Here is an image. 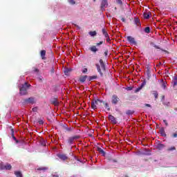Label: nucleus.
Returning a JSON list of instances; mask_svg holds the SVG:
<instances>
[{
  "instance_id": "nucleus-1",
  "label": "nucleus",
  "mask_w": 177,
  "mask_h": 177,
  "mask_svg": "<svg viewBox=\"0 0 177 177\" xmlns=\"http://www.w3.org/2000/svg\"><path fill=\"white\" fill-rule=\"evenodd\" d=\"M100 64H95V66L97 67L99 74L101 75V77H103V73L106 72V64H104V62L102 59H100Z\"/></svg>"
},
{
  "instance_id": "nucleus-2",
  "label": "nucleus",
  "mask_w": 177,
  "mask_h": 177,
  "mask_svg": "<svg viewBox=\"0 0 177 177\" xmlns=\"http://www.w3.org/2000/svg\"><path fill=\"white\" fill-rule=\"evenodd\" d=\"M31 86V84H28V82H25L24 84L19 88V95L21 96H24V95H27V89Z\"/></svg>"
},
{
  "instance_id": "nucleus-3",
  "label": "nucleus",
  "mask_w": 177,
  "mask_h": 177,
  "mask_svg": "<svg viewBox=\"0 0 177 177\" xmlns=\"http://www.w3.org/2000/svg\"><path fill=\"white\" fill-rule=\"evenodd\" d=\"M102 100L99 99L92 101L91 109H93V110H97V106L98 107H103V104H102Z\"/></svg>"
},
{
  "instance_id": "nucleus-4",
  "label": "nucleus",
  "mask_w": 177,
  "mask_h": 177,
  "mask_svg": "<svg viewBox=\"0 0 177 177\" xmlns=\"http://www.w3.org/2000/svg\"><path fill=\"white\" fill-rule=\"evenodd\" d=\"M34 103H35V98L32 97L24 99L22 101V104H34Z\"/></svg>"
},
{
  "instance_id": "nucleus-5",
  "label": "nucleus",
  "mask_w": 177,
  "mask_h": 177,
  "mask_svg": "<svg viewBox=\"0 0 177 177\" xmlns=\"http://www.w3.org/2000/svg\"><path fill=\"white\" fill-rule=\"evenodd\" d=\"M78 139H80V136L69 137L67 140V143L68 145H73L74 143V140H78Z\"/></svg>"
},
{
  "instance_id": "nucleus-6",
  "label": "nucleus",
  "mask_w": 177,
  "mask_h": 177,
  "mask_svg": "<svg viewBox=\"0 0 177 177\" xmlns=\"http://www.w3.org/2000/svg\"><path fill=\"white\" fill-rule=\"evenodd\" d=\"M120 102V97L117 95H113L111 97V103L112 104H114L115 106L116 104H118Z\"/></svg>"
},
{
  "instance_id": "nucleus-7",
  "label": "nucleus",
  "mask_w": 177,
  "mask_h": 177,
  "mask_svg": "<svg viewBox=\"0 0 177 177\" xmlns=\"http://www.w3.org/2000/svg\"><path fill=\"white\" fill-rule=\"evenodd\" d=\"M127 40L131 45H136V46L138 45V42H136V40H135V37H133L132 36H127Z\"/></svg>"
},
{
  "instance_id": "nucleus-8",
  "label": "nucleus",
  "mask_w": 177,
  "mask_h": 177,
  "mask_svg": "<svg viewBox=\"0 0 177 177\" xmlns=\"http://www.w3.org/2000/svg\"><path fill=\"white\" fill-rule=\"evenodd\" d=\"M1 169L10 171V169H12V165L9 163H7L6 165H1Z\"/></svg>"
},
{
  "instance_id": "nucleus-9",
  "label": "nucleus",
  "mask_w": 177,
  "mask_h": 177,
  "mask_svg": "<svg viewBox=\"0 0 177 177\" xmlns=\"http://www.w3.org/2000/svg\"><path fill=\"white\" fill-rule=\"evenodd\" d=\"M40 56L42 59V60H46V50H42L41 52H40Z\"/></svg>"
},
{
  "instance_id": "nucleus-10",
  "label": "nucleus",
  "mask_w": 177,
  "mask_h": 177,
  "mask_svg": "<svg viewBox=\"0 0 177 177\" xmlns=\"http://www.w3.org/2000/svg\"><path fill=\"white\" fill-rule=\"evenodd\" d=\"M108 118L112 122V124H117V120L114 116H113V115H109Z\"/></svg>"
},
{
  "instance_id": "nucleus-11",
  "label": "nucleus",
  "mask_w": 177,
  "mask_h": 177,
  "mask_svg": "<svg viewBox=\"0 0 177 177\" xmlns=\"http://www.w3.org/2000/svg\"><path fill=\"white\" fill-rule=\"evenodd\" d=\"M57 157H59L60 160H62V161H66V160H68V158L66 154H58Z\"/></svg>"
},
{
  "instance_id": "nucleus-12",
  "label": "nucleus",
  "mask_w": 177,
  "mask_h": 177,
  "mask_svg": "<svg viewBox=\"0 0 177 177\" xmlns=\"http://www.w3.org/2000/svg\"><path fill=\"white\" fill-rule=\"evenodd\" d=\"M89 50H91V52H93V53H96V52L99 51V49L96 48V46H91L89 48Z\"/></svg>"
},
{
  "instance_id": "nucleus-13",
  "label": "nucleus",
  "mask_w": 177,
  "mask_h": 177,
  "mask_svg": "<svg viewBox=\"0 0 177 177\" xmlns=\"http://www.w3.org/2000/svg\"><path fill=\"white\" fill-rule=\"evenodd\" d=\"M102 104L104 106L105 109H106L108 111H110V105H109V103L102 100Z\"/></svg>"
},
{
  "instance_id": "nucleus-14",
  "label": "nucleus",
  "mask_w": 177,
  "mask_h": 177,
  "mask_svg": "<svg viewBox=\"0 0 177 177\" xmlns=\"http://www.w3.org/2000/svg\"><path fill=\"white\" fill-rule=\"evenodd\" d=\"M109 4L107 3V0H102L101 3V9L106 8Z\"/></svg>"
},
{
  "instance_id": "nucleus-15",
  "label": "nucleus",
  "mask_w": 177,
  "mask_h": 177,
  "mask_svg": "<svg viewBox=\"0 0 177 177\" xmlns=\"http://www.w3.org/2000/svg\"><path fill=\"white\" fill-rule=\"evenodd\" d=\"M134 23L136 25L138 26V27H140L141 24H140V19H139V18L136 17L134 19Z\"/></svg>"
},
{
  "instance_id": "nucleus-16",
  "label": "nucleus",
  "mask_w": 177,
  "mask_h": 177,
  "mask_svg": "<svg viewBox=\"0 0 177 177\" xmlns=\"http://www.w3.org/2000/svg\"><path fill=\"white\" fill-rule=\"evenodd\" d=\"M86 78H88V75L81 76V77H80V81L82 83H84V82H85V81H86Z\"/></svg>"
},
{
  "instance_id": "nucleus-17",
  "label": "nucleus",
  "mask_w": 177,
  "mask_h": 177,
  "mask_svg": "<svg viewBox=\"0 0 177 177\" xmlns=\"http://www.w3.org/2000/svg\"><path fill=\"white\" fill-rule=\"evenodd\" d=\"M176 85H177V75H176L174 77V79H173V86H174V88H175V86H176Z\"/></svg>"
},
{
  "instance_id": "nucleus-18",
  "label": "nucleus",
  "mask_w": 177,
  "mask_h": 177,
  "mask_svg": "<svg viewBox=\"0 0 177 177\" xmlns=\"http://www.w3.org/2000/svg\"><path fill=\"white\" fill-rule=\"evenodd\" d=\"M88 34L89 35H91V37H96V35H97V32H96V30L90 31Z\"/></svg>"
},
{
  "instance_id": "nucleus-19",
  "label": "nucleus",
  "mask_w": 177,
  "mask_h": 177,
  "mask_svg": "<svg viewBox=\"0 0 177 177\" xmlns=\"http://www.w3.org/2000/svg\"><path fill=\"white\" fill-rule=\"evenodd\" d=\"M160 133L161 136H167V134L165 133V130L164 129V128H161L160 129Z\"/></svg>"
},
{
  "instance_id": "nucleus-20",
  "label": "nucleus",
  "mask_w": 177,
  "mask_h": 177,
  "mask_svg": "<svg viewBox=\"0 0 177 177\" xmlns=\"http://www.w3.org/2000/svg\"><path fill=\"white\" fill-rule=\"evenodd\" d=\"M97 151H99V153H100L101 154H102V156L104 157V156H106V152L102 149V148L98 147L97 148Z\"/></svg>"
},
{
  "instance_id": "nucleus-21",
  "label": "nucleus",
  "mask_w": 177,
  "mask_h": 177,
  "mask_svg": "<svg viewBox=\"0 0 177 177\" xmlns=\"http://www.w3.org/2000/svg\"><path fill=\"white\" fill-rule=\"evenodd\" d=\"M102 34L106 38L107 37H109V33H107V31H106V29L102 28Z\"/></svg>"
},
{
  "instance_id": "nucleus-22",
  "label": "nucleus",
  "mask_w": 177,
  "mask_h": 177,
  "mask_svg": "<svg viewBox=\"0 0 177 177\" xmlns=\"http://www.w3.org/2000/svg\"><path fill=\"white\" fill-rule=\"evenodd\" d=\"M52 104H55V106H57L59 104V102L56 98H54L53 100H51Z\"/></svg>"
},
{
  "instance_id": "nucleus-23",
  "label": "nucleus",
  "mask_w": 177,
  "mask_h": 177,
  "mask_svg": "<svg viewBox=\"0 0 177 177\" xmlns=\"http://www.w3.org/2000/svg\"><path fill=\"white\" fill-rule=\"evenodd\" d=\"M15 175L17 177H23V174H21V171H15Z\"/></svg>"
},
{
  "instance_id": "nucleus-24",
  "label": "nucleus",
  "mask_w": 177,
  "mask_h": 177,
  "mask_svg": "<svg viewBox=\"0 0 177 177\" xmlns=\"http://www.w3.org/2000/svg\"><path fill=\"white\" fill-rule=\"evenodd\" d=\"M144 19H150V12L144 13Z\"/></svg>"
},
{
  "instance_id": "nucleus-25",
  "label": "nucleus",
  "mask_w": 177,
  "mask_h": 177,
  "mask_svg": "<svg viewBox=\"0 0 177 177\" xmlns=\"http://www.w3.org/2000/svg\"><path fill=\"white\" fill-rule=\"evenodd\" d=\"M157 147L158 150H162V149H164V147H165V145H164L163 144H158Z\"/></svg>"
},
{
  "instance_id": "nucleus-26",
  "label": "nucleus",
  "mask_w": 177,
  "mask_h": 177,
  "mask_svg": "<svg viewBox=\"0 0 177 177\" xmlns=\"http://www.w3.org/2000/svg\"><path fill=\"white\" fill-rule=\"evenodd\" d=\"M153 95L155 99H158V93L156 91H153Z\"/></svg>"
},
{
  "instance_id": "nucleus-27",
  "label": "nucleus",
  "mask_w": 177,
  "mask_h": 177,
  "mask_svg": "<svg viewBox=\"0 0 177 177\" xmlns=\"http://www.w3.org/2000/svg\"><path fill=\"white\" fill-rule=\"evenodd\" d=\"M133 113H134L133 111L128 110V111H127L126 114L127 115H132V114H133Z\"/></svg>"
},
{
  "instance_id": "nucleus-28",
  "label": "nucleus",
  "mask_w": 177,
  "mask_h": 177,
  "mask_svg": "<svg viewBox=\"0 0 177 177\" xmlns=\"http://www.w3.org/2000/svg\"><path fill=\"white\" fill-rule=\"evenodd\" d=\"M46 169H48V167H39L37 169V171H46Z\"/></svg>"
},
{
  "instance_id": "nucleus-29",
  "label": "nucleus",
  "mask_w": 177,
  "mask_h": 177,
  "mask_svg": "<svg viewBox=\"0 0 177 177\" xmlns=\"http://www.w3.org/2000/svg\"><path fill=\"white\" fill-rule=\"evenodd\" d=\"M145 32H146L147 34H150V27H146L145 28Z\"/></svg>"
},
{
  "instance_id": "nucleus-30",
  "label": "nucleus",
  "mask_w": 177,
  "mask_h": 177,
  "mask_svg": "<svg viewBox=\"0 0 177 177\" xmlns=\"http://www.w3.org/2000/svg\"><path fill=\"white\" fill-rule=\"evenodd\" d=\"M97 78V76L96 75H93L89 77V81H93V80H96Z\"/></svg>"
},
{
  "instance_id": "nucleus-31",
  "label": "nucleus",
  "mask_w": 177,
  "mask_h": 177,
  "mask_svg": "<svg viewBox=\"0 0 177 177\" xmlns=\"http://www.w3.org/2000/svg\"><path fill=\"white\" fill-rule=\"evenodd\" d=\"M174 150H176V148L175 147H171L167 149V151H174Z\"/></svg>"
},
{
  "instance_id": "nucleus-32",
  "label": "nucleus",
  "mask_w": 177,
  "mask_h": 177,
  "mask_svg": "<svg viewBox=\"0 0 177 177\" xmlns=\"http://www.w3.org/2000/svg\"><path fill=\"white\" fill-rule=\"evenodd\" d=\"M151 45H153V46H154V48H155L156 49H161L158 46L155 45V44H154V42H151Z\"/></svg>"
},
{
  "instance_id": "nucleus-33",
  "label": "nucleus",
  "mask_w": 177,
  "mask_h": 177,
  "mask_svg": "<svg viewBox=\"0 0 177 177\" xmlns=\"http://www.w3.org/2000/svg\"><path fill=\"white\" fill-rule=\"evenodd\" d=\"M104 43V41H103L96 43V46H100V45H103Z\"/></svg>"
},
{
  "instance_id": "nucleus-34",
  "label": "nucleus",
  "mask_w": 177,
  "mask_h": 177,
  "mask_svg": "<svg viewBox=\"0 0 177 177\" xmlns=\"http://www.w3.org/2000/svg\"><path fill=\"white\" fill-rule=\"evenodd\" d=\"M68 2L71 5H75V1L74 0H69Z\"/></svg>"
},
{
  "instance_id": "nucleus-35",
  "label": "nucleus",
  "mask_w": 177,
  "mask_h": 177,
  "mask_svg": "<svg viewBox=\"0 0 177 177\" xmlns=\"http://www.w3.org/2000/svg\"><path fill=\"white\" fill-rule=\"evenodd\" d=\"M145 85H146V80H144V81L142 82V83L141 84L140 87H141V88H143V86H145Z\"/></svg>"
},
{
  "instance_id": "nucleus-36",
  "label": "nucleus",
  "mask_w": 177,
  "mask_h": 177,
  "mask_svg": "<svg viewBox=\"0 0 177 177\" xmlns=\"http://www.w3.org/2000/svg\"><path fill=\"white\" fill-rule=\"evenodd\" d=\"M32 111H34V113H37V111H38V108L37 107H35V108H32Z\"/></svg>"
},
{
  "instance_id": "nucleus-37",
  "label": "nucleus",
  "mask_w": 177,
  "mask_h": 177,
  "mask_svg": "<svg viewBox=\"0 0 177 177\" xmlns=\"http://www.w3.org/2000/svg\"><path fill=\"white\" fill-rule=\"evenodd\" d=\"M33 71H34V73H38L39 71V70L37 68H34Z\"/></svg>"
},
{
  "instance_id": "nucleus-38",
  "label": "nucleus",
  "mask_w": 177,
  "mask_h": 177,
  "mask_svg": "<svg viewBox=\"0 0 177 177\" xmlns=\"http://www.w3.org/2000/svg\"><path fill=\"white\" fill-rule=\"evenodd\" d=\"M82 73L84 74H85V73H88V68H85L83 71H82Z\"/></svg>"
},
{
  "instance_id": "nucleus-39",
  "label": "nucleus",
  "mask_w": 177,
  "mask_h": 177,
  "mask_svg": "<svg viewBox=\"0 0 177 177\" xmlns=\"http://www.w3.org/2000/svg\"><path fill=\"white\" fill-rule=\"evenodd\" d=\"M140 89H142L141 87L137 88L136 89V91H135L136 93H138V92H139V91H140Z\"/></svg>"
},
{
  "instance_id": "nucleus-40",
  "label": "nucleus",
  "mask_w": 177,
  "mask_h": 177,
  "mask_svg": "<svg viewBox=\"0 0 177 177\" xmlns=\"http://www.w3.org/2000/svg\"><path fill=\"white\" fill-rule=\"evenodd\" d=\"M163 122H164L165 125H166V127H168V122H167L166 120H164Z\"/></svg>"
},
{
  "instance_id": "nucleus-41",
  "label": "nucleus",
  "mask_w": 177,
  "mask_h": 177,
  "mask_svg": "<svg viewBox=\"0 0 177 177\" xmlns=\"http://www.w3.org/2000/svg\"><path fill=\"white\" fill-rule=\"evenodd\" d=\"M106 38V42H110V41H111L110 36H108Z\"/></svg>"
},
{
  "instance_id": "nucleus-42",
  "label": "nucleus",
  "mask_w": 177,
  "mask_h": 177,
  "mask_svg": "<svg viewBox=\"0 0 177 177\" xmlns=\"http://www.w3.org/2000/svg\"><path fill=\"white\" fill-rule=\"evenodd\" d=\"M38 122H39V124L40 125H42L44 124V121L43 120H39Z\"/></svg>"
},
{
  "instance_id": "nucleus-43",
  "label": "nucleus",
  "mask_w": 177,
  "mask_h": 177,
  "mask_svg": "<svg viewBox=\"0 0 177 177\" xmlns=\"http://www.w3.org/2000/svg\"><path fill=\"white\" fill-rule=\"evenodd\" d=\"M117 3L121 5V3H122V0H117Z\"/></svg>"
},
{
  "instance_id": "nucleus-44",
  "label": "nucleus",
  "mask_w": 177,
  "mask_h": 177,
  "mask_svg": "<svg viewBox=\"0 0 177 177\" xmlns=\"http://www.w3.org/2000/svg\"><path fill=\"white\" fill-rule=\"evenodd\" d=\"M104 55H105V56H107V55H109V50H105Z\"/></svg>"
},
{
  "instance_id": "nucleus-45",
  "label": "nucleus",
  "mask_w": 177,
  "mask_h": 177,
  "mask_svg": "<svg viewBox=\"0 0 177 177\" xmlns=\"http://www.w3.org/2000/svg\"><path fill=\"white\" fill-rule=\"evenodd\" d=\"M162 88H164V89H165V88L167 87V86L165 85V83H163L162 84Z\"/></svg>"
},
{
  "instance_id": "nucleus-46",
  "label": "nucleus",
  "mask_w": 177,
  "mask_h": 177,
  "mask_svg": "<svg viewBox=\"0 0 177 177\" xmlns=\"http://www.w3.org/2000/svg\"><path fill=\"white\" fill-rule=\"evenodd\" d=\"M146 107H151V105L150 104H145Z\"/></svg>"
},
{
  "instance_id": "nucleus-47",
  "label": "nucleus",
  "mask_w": 177,
  "mask_h": 177,
  "mask_svg": "<svg viewBox=\"0 0 177 177\" xmlns=\"http://www.w3.org/2000/svg\"><path fill=\"white\" fill-rule=\"evenodd\" d=\"M160 50H162V52H165L166 53H169L167 50L160 49Z\"/></svg>"
},
{
  "instance_id": "nucleus-48",
  "label": "nucleus",
  "mask_w": 177,
  "mask_h": 177,
  "mask_svg": "<svg viewBox=\"0 0 177 177\" xmlns=\"http://www.w3.org/2000/svg\"><path fill=\"white\" fill-rule=\"evenodd\" d=\"M173 138H177V133L173 134Z\"/></svg>"
},
{
  "instance_id": "nucleus-49",
  "label": "nucleus",
  "mask_w": 177,
  "mask_h": 177,
  "mask_svg": "<svg viewBox=\"0 0 177 177\" xmlns=\"http://www.w3.org/2000/svg\"><path fill=\"white\" fill-rule=\"evenodd\" d=\"M121 20H122V21H123L124 23H125V18H122Z\"/></svg>"
},
{
  "instance_id": "nucleus-50",
  "label": "nucleus",
  "mask_w": 177,
  "mask_h": 177,
  "mask_svg": "<svg viewBox=\"0 0 177 177\" xmlns=\"http://www.w3.org/2000/svg\"><path fill=\"white\" fill-rule=\"evenodd\" d=\"M68 70H66V71H64V73H65V74H67V73H68Z\"/></svg>"
},
{
  "instance_id": "nucleus-51",
  "label": "nucleus",
  "mask_w": 177,
  "mask_h": 177,
  "mask_svg": "<svg viewBox=\"0 0 177 177\" xmlns=\"http://www.w3.org/2000/svg\"><path fill=\"white\" fill-rule=\"evenodd\" d=\"M132 90V87H128V91H131Z\"/></svg>"
},
{
  "instance_id": "nucleus-52",
  "label": "nucleus",
  "mask_w": 177,
  "mask_h": 177,
  "mask_svg": "<svg viewBox=\"0 0 177 177\" xmlns=\"http://www.w3.org/2000/svg\"><path fill=\"white\" fill-rule=\"evenodd\" d=\"M13 139H15V140H16V137L13 136Z\"/></svg>"
},
{
  "instance_id": "nucleus-53",
  "label": "nucleus",
  "mask_w": 177,
  "mask_h": 177,
  "mask_svg": "<svg viewBox=\"0 0 177 177\" xmlns=\"http://www.w3.org/2000/svg\"><path fill=\"white\" fill-rule=\"evenodd\" d=\"M113 162H117V160H114Z\"/></svg>"
},
{
  "instance_id": "nucleus-54",
  "label": "nucleus",
  "mask_w": 177,
  "mask_h": 177,
  "mask_svg": "<svg viewBox=\"0 0 177 177\" xmlns=\"http://www.w3.org/2000/svg\"><path fill=\"white\" fill-rule=\"evenodd\" d=\"M53 177H59L58 176H53Z\"/></svg>"
},
{
  "instance_id": "nucleus-55",
  "label": "nucleus",
  "mask_w": 177,
  "mask_h": 177,
  "mask_svg": "<svg viewBox=\"0 0 177 177\" xmlns=\"http://www.w3.org/2000/svg\"><path fill=\"white\" fill-rule=\"evenodd\" d=\"M43 145V146H45V144H42Z\"/></svg>"
},
{
  "instance_id": "nucleus-56",
  "label": "nucleus",
  "mask_w": 177,
  "mask_h": 177,
  "mask_svg": "<svg viewBox=\"0 0 177 177\" xmlns=\"http://www.w3.org/2000/svg\"><path fill=\"white\" fill-rule=\"evenodd\" d=\"M124 177H128V176H125Z\"/></svg>"
},
{
  "instance_id": "nucleus-57",
  "label": "nucleus",
  "mask_w": 177,
  "mask_h": 177,
  "mask_svg": "<svg viewBox=\"0 0 177 177\" xmlns=\"http://www.w3.org/2000/svg\"><path fill=\"white\" fill-rule=\"evenodd\" d=\"M52 71H53V70Z\"/></svg>"
}]
</instances>
